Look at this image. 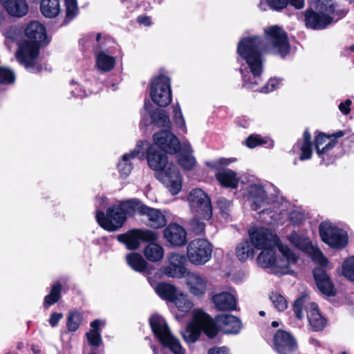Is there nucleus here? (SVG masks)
<instances>
[{
  "label": "nucleus",
  "mask_w": 354,
  "mask_h": 354,
  "mask_svg": "<svg viewBox=\"0 0 354 354\" xmlns=\"http://www.w3.org/2000/svg\"><path fill=\"white\" fill-rule=\"evenodd\" d=\"M136 213L146 216L147 225L151 228L160 229L167 225L166 216L160 209L149 207L136 198L120 201L109 206L106 213L97 209L95 219L102 229L113 232L120 230L127 219L134 217Z\"/></svg>",
  "instance_id": "nucleus-1"
},
{
  "label": "nucleus",
  "mask_w": 354,
  "mask_h": 354,
  "mask_svg": "<svg viewBox=\"0 0 354 354\" xmlns=\"http://www.w3.org/2000/svg\"><path fill=\"white\" fill-rule=\"evenodd\" d=\"M51 41L45 26L38 21L28 23L24 29V38L16 52L18 62L31 73H39L42 64L37 61L41 48L48 46Z\"/></svg>",
  "instance_id": "nucleus-2"
},
{
  "label": "nucleus",
  "mask_w": 354,
  "mask_h": 354,
  "mask_svg": "<svg viewBox=\"0 0 354 354\" xmlns=\"http://www.w3.org/2000/svg\"><path fill=\"white\" fill-rule=\"evenodd\" d=\"M146 159L149 167L156 171V178L173 194H178L182 188V178L175 164L168 162L167 154L153 145L147 151Z\"/></svg>",
  "instance_id": "nucleus-3"
},
{
  "label": "nucleus",
  "mask_w": 354,
  "mask_h": 354,
  "mask_svg": "<svg viewBox=\"0 0 354 354\" xmlns=\"http://www.w3.org/2000/svg\"><path fill=\"white\" fill-rule=\"evenodd\" d=\"M347 12L336 1H310L308 8L301 14L307 28L322 30L344 17Z\"/></svg>",
  "instance_id": "nucleus-4"
},
{
  "label": "nucleus",
  "mask_w": 354,
  "mask_h": 354,
  "mask_svg": "<svg viewBox=\"0 0 354 354\" xmlns=\"http://www.w3.org/2000/svg\"><path fill=\"white\" fill-rule=\"evenodd\" d=\"M263 39L259 35L242 37L237 44L236 53L248 66L253 69L259 64H263V55L261 50Z\"/></svg>",
  "instance_id": "nucleus-5"
},
{
  "label": "nucleus",
  "mask_w": 354,
  "mask_h": 354,
  "mask_svg": "<svg viewBox=\"0 0 354 354\" xmlns=\"http://www.w3.org/2000/svg\"><path fill=\"white\" fill-rule=\"evenodd\" d=\"M151 329L158 341L164 348L176 351L180 348V341L171 332L165 319L158 314L151 315L149 319Z\"/></svg>",
  "instance_id": "nucleus-6"
},
{
  "label": "nucleus",
  "mask_w": 354,
  "mask_h": 354,
  "mask_svg": "<svg viewBox=\"0 0 354 354\" xmlns=\"http://www.w3.org/2000/svg\"><path fill=\"white\" fill-rule=\"evenodd\" d=\"M149 95L153 102L157 106L167 107L172 100L171 79L163 74L153 77L150 82Z\"/></svg>",
  "instance_id": "nucleus-7"
},
{
  "label": "nucleus",
  "mask_w": 354,
  "mask_h": 354,
  "mask_svg": "<svg viewBox=\"0 0 354 354\" xmlns=\"http://www.w3.org/2000/svg\"><path fill=\"white\" fill-rule=\"evenodd\" d=\"M321 240L330 248L342 250L348 244V236L346 231L328 221H323L319 225Z\"/></svg>",
  "instance_id": "nucleus-8"
},
{
  "label": "nucleus",
  "mask_w": 354,
  "mask_h": 354,
  "mask_svg": "<svg viewBox=\"0 0 354 354\" xmlns=\"http://www.w3.org/2000/svg\"><path fill=\"white\" fill-rule=\"evenodd\" d=\"M213 246L207 239L197 238L189 241L187 246V257L194 265H204L212 258Z\"/></svg>",
  "instance_id": "nucleus-9"
},
{
  "label": "nucleus",
  "mask_w": 354,
  "mask_h": 354,
  "mask_svg": "<svg viewBox=\"0 0 354 354\" xmlns=\"http://www.w3.org/2000/svg\"><path fill=\"white\" fill-rule=\"evenodd\" d=\"M188 200L192 212L202 220L209 221L212 217V205L209 196L201 188L192 189Z\"/></svg>",
  "instance_id": "nucleus-10"
},
{
  "label": "nucleus",
  "mask_w": 354,
  "mask_h": 354,
  "mask_svg": "<svg viewBox=\"0 0 354 354\" xmlns=\"http://www.w3.org/2000/svg\"><path fill=\"white\" fill-rule=\"evenodd\" d=\"M265 37L271 45L274 53L282 58L286 57L290 52V44L288 33L281 26L274 25L264 30Z\"/></svg>",
  "instance_id": "nucleus-11"
},
{
  "label": "nucleus",
  "mask_w": 354,
  "mask_h": 354,
  "mask_svg": "<svg viewBox=\"0 0 354 354\" xmlns=\"http://www.w3.org/2000/svg\"><path fill=\"white\" fill-rule=\"evenodd\" d=\"M117 240L124 244L129 250H136L140 246L141 242L157 241L158 234L147 229L134 228L125 233L118 234Z\"/></svg>",
  "instance_id": "nucleus-12"
},
{
  "label": "nucleus",
  "mask_w": 354,
  "mask_h": 354,
  "mask_svg": "<svg viewBox=\"0 0 354 354\" xmlns=\"http://www.w3.org/2000/svg\"><path fill=\"white\" fill-rule=\"evenodd\" d=\"M153 145L169 155H176L182 149L183 145L170 129L160 130L153 135Z\"/></svg>",
  "instance_id": "nucleus-13"
},
{
  "label": "nucleus",
  "mask_w": 354,
  "mask_h": 354,
  "mask_svg": "<svg viewBox=\"0 0 354 354\" xmlns=\"http://www.w3.org/2000/svg\"><path fill=\"white\" fill-rule=\"evenodd\" d=\"M272 342V350L277 354H295L299 347L293 334L281 328L274 333Z\"/></svg>",
  "instance_id": "nucleus-14"
},
{
  "label": "nucleus",
  "mask_w": 354,
  "mask_h": 354,
  "mask_svg": "<svg viewBox=\"0 0 354 354\" xmlns=\"http://www.w3.org/2000/svg\"><path fill=\"white\" fill-rule=\"evenodd\" d=\"M151 107L152 104L149 100H145L144 108L148 111L151 120L142 118L140 122V128L146 130L149 125L153 124L158 127L171 129V123L167 112L160 109H151Z\"/></svg>",
  "instance_id": "nucleus-15"
},
{
  "label": "nucleus",
  "mask_w": 354,
  "mask_h": 354,
  "mask_svg": "<svg viewBox=\"0 0 354 354\" xmlns=\"http://www.w3.org/2000/svg\"><path fill=\"white\" fill-rule=\"evenodd\" d=\"M249 236L253 248L264 249L270 247L275 248L279 238L271 231L264 227L254 228L249 231Z\"/></svg>",
  "instance_id": "nucleus-16"
},
{
  "label": "nucleus",
  "mask_w": 354,
  "mask_h": 354,
  "mask_svg": "<svg viewBox=\"0 0 354 354\" xmlns=\"http://www.w3.org/2000/svg\"><path fill=\"white\" fill-rule=\"evenodd\" d=\"M262 251L257 257L258 263L264 268H272V272L276 274H286L289 273V263L286 265L279 266L277 263L275 248L270 247L261 249Z\"/></svg>",
  "instance_id": "nucleus-17"
},
{
  "label": "nucleus",
  "mask_w": 354,
  "mask_h": 354,
  "mask_svg": "<svg viewBox=\"0 0 354 354\" xmlns=\"http://www.w3.org/2000/svg\"><path fill=\"white\" fill-rule=\"evenodd\" d=\"M193 320L201 326L202 331L209 338H214L221 331L220 325L216 321V315L213 319L202 310H196L193 315Z\"/></svg>",
  "instance_id": "nucleus-18"
},
{
  "label": "nucleus",
  "mask_w": 354,
  "mask_h": 354,
  "mask_svg": "<svg viewBox=\"0 0 354 354\" xmlns=\"http://www.w3.org/2000/svg\"><path fill=\"white\" fill-rule=\"evenodd\" d=\"M187 235L186 230L175 222L166 225L163 230V238L174 247L185 246L187 243Z\"/></svg>",
  "instance_id": "nucleus-19"
},
{
  "label": "nucleus",
  "mask_w": 354,
  "mask_h": 354,
  "mask_svg": "<svg viewBox=\"0 0 354 354\" xmlns=\"http://www.w3.org/2000/svg\"><path fill=\"white\" fill-rule=\"evenodd\" d=\"M247 68H239V72L242 77V86L246 89L252 91L259 92L260 90L259 84L262 82V73L263 70V64H259L253 69L251 66H248Z\"/></svg>",
  "instance_id": "nucleus-20"
},
{
  "label": "nucleus",
  "mask_w": 354,
  "mask_h": 354,
  "mask_svg": "<svg viewBox=\"0 0 354 354\" xmlns=\"http://www.w3.org/2000/svg\"><path fill=\"white\" fill-rule=\"evenodd\" d=\"M313 276L318 290L324 295L333 297L336 290L326 268L324 266H317L313 270Z\"/></svg>",
  "instance_id": "nucleus-21"
},
{
  "label": "nucleus",
  "mask_w": 354,
  "mask_h": 354,
  "mask_svg": "<svg viewBox=\"0 0 354 354\" xmlns=\"http://www.w3.org/2000/svg\"><path fill=\"white\" fill-rule=\"evenodd\" d=\"M216 321L220 325L221 331L225 334H238L242 327L240 319L230 314L216 315Z\"/></svg>",
  "instance_id": "nucleus-22"
},
{
  "label": "nucleus",
  "mask_w": 354,
  "mask_h": 354,
  "mask_svg": "<svg viewBox=\"0 0 354 354\" xmlns=\"http://www.w3.org/2000/svg\"><path fill=\"white\" fill-rule=\"evenodd\" d=\"M313 147L311 134L308 129H306L303 133L302 139L298 140L293 148L300 151L299 160L304 161L312 158Z\"/></svg>",
  "instance_id": "nucleus-23"
},
{
  "label": "nucleus",
  "mask_w": 354,
  "mask_h": 354,
  "mask_svg": "<svg viewBox=\"0 0 354 354\" xmlns=\"http://www.w3.org/2000/svg\"><path fill=\"white\" fill-rule=\"evenodd\" d=\"M216 308L221 311H232L236 308V299L228 292L217 293L212 297Z\"/></svg>",
  "instance_id": "nucleus-24"
},
{
  "label": "nucleus",
  "mask_w": 354,
  "mask_h": 354,
  "mask_svg": "<svg viewBox=\"0 0 354 354\" xmlns=\"http://www.w3.org/2000/svg\"><path fill=\"white\" fill-rule=\"evenodd\" d=\"M310 329L313 332L324 330L328 324V320L319 310L317 304H313L311 308L307 315Z\"/></svg>",
  "instance_id": "nucleus-25"
},
{
  "label": "nucleus",
  "mask_w": 354,
  "mask_h": 354,
  "mask_svg": "<svg viewBox=\"0 0 354 354\" xmlns=\"http://www.w3.org/2000/svg\"><path fill=\"white\" fill-rule=\"evenodd\" d=\"M143 143L144 141L139 140L136 145L137 149H135L129 153H124L122 156L121 160H120L117 165L120 176L126 178L131 174L133 169V164L130 162V160L135 158L139 154L140 148L142 147Z\"/></svg>",
  "instance_id": "nucleus-26"
},
{
  "label": "nucleus",
  "mask_w": 354,
  "mask_h": 354,
  "mask_svg": "<svg viewBox=\"0 0 354 354\" xmlns=\"http://www.w3.org/2000/svg\"><path fill=\"white\" fill-rule=\"evenodd\" d=\"M192 153L193 150L189 143L184 142L182 149L176 154L178 163L185 171H191L196 166V160Z\"/></svg>",
  "instance_id": "nucleus-27"
},
{
  "label": "nucleus",
  "mask_w": 354,
  "mask_h": 354,
  "mask_svg": "<svg viewBox=\"0 0 354 354\" xmlns=\"http://www.w3.org/2000/svg\"><path fill=\"white\" fill-rule=\"evenodd\" d=\"M126 261L129 267L139 273L151 274L152 266L138 252H131L126 256Z\"/></svg>",
  "instance_id": "nucleus-28"
},
{
  "label": "nucleus",
  "mask_w": 354,
  "mask_h": 354,
  "mask_svg": "<svg viewBox=\"0 0 354 354\" xmlns=\"http://www.w3.org/2000/svg\"><path fill=\"white\" fill-rule=\"evenodd\" d=\"M215 178L223 187L232 189L238 187L239 178L236 173L230 169L216 172Z\"/></svg>",
  "instance_id": "nucleus-29"
},
{
  "label": "nucleus",
  "mask_w": 354,
  "mask_h": 354,
  "mask_svg": "<svg viewBox=\"0 0 354 354\" xmlns=\"http://www.w3.org/2000/svg\"><path fill=\"white\" fill-rule=\"evenodd\" d=\"M154 290L160 298L168 302L174 301L178 294V289L174 285L165 281L158 282Z\"/></svg>",
  "instance_id": "nucleus-30"
},
{
  "label": "nucleus",
  "mask_w": 354,
  "mask_h": 354,
  "mask_svg": "<svg viewBox=\"0 0 354 354\" xmlns=\"http://www.w3.org/2000/svg\"><path fill=\"white\" fill-rule=\"evenodd\" d=\"M337 140H329V142L322 147V149H318L316 153L320 159V164L328 166L335 162L336 156L334 154L333 149L337 145Z\"/></svg>",
  "instance_id": "nucleus-31"
},
{
  "label": "nucleus",
  "mask_w": 354,
  "mask_h": 354,
  "mask_svg": "<svg viewBox=\"0 0 354 354\" xmlns=\"http://www.w3.org/2000/svg\"><path fill=\"white\" fill-rule=\"evenodd\" d=\"M189 291L195 296H203L207 290V281L199 274H191L187 279Z\"/></svg>",
  "instance_id": "nucleus-32"
},
{
  "label": "nucleus",
  "mask_w": 354,
  "mask_h": 354,
  "mask_svg": "<svg viewBox=\"0 0 354 354\" xmlns=\"http://www.w3.org/2000/svg\"><path fill=\"white\" fill-rule=\"evenodd\" d=\"M249 196L253 200L252 209L258 210L262 205L265 204L268 200V194L263 187L258 185H252L248 189Z\"/></svg>",
  "instance_id": "nucleus-33"
},
{
  "label": "nucleus",
  "mask_w": 354,
  "mask_h": 354,
  "mask_svg": "<svg viewBox=\"0 0 354 354\" xmlns=\"http://www.w3.org/2000/svg\"><path fill=\"white\" fill-rule=\"evenodd\" d=\"M8 14L12 17H22L28 12L27 1H1Z\"/></svg>",
  "instance_id": "nucleus-34"
},
{
  "label": "nucleus",
  "mask_w": 354,
  "mask_h": 354,
  "mask_svg": "<svg viewBox=\"0 0 354 354\" xmlns=\"http://www.w3.org/2000/svg\"><path fill=\"white\" fill-rule=\"evenodd\" d=\"M346 131L342 130H339L333 133H326L319 131H316L315 132V138L313 141L315 151H317L318 149H322L321 147L326 142L327 140H337V138L343 137L346 135Z\"/></svg>",
  "instance_id": "nucleus-35"
},
{
  "label": "nucleus",
  "mask_w": 354,
  "mask_h": 354,
  "mask_svg": "<svg viewBox=\"0 0 354 354\" xmlns=\"http://www.w3.org/2000/svg\"><path fill=\"white\" fill-rule=\"evenodd\" d=\"M145 243H148L143 251L145 258L151 262L160 261L164 255L162 247L156 241H145Z\"/></svg>",
  "instance_id": "nucleus-36"
},
{
  "label": "nucleus",
  "mask_w": 354,
  "mask_h": 354,
  "mask_svg": "<svg viewBox=\"0 0 354 354\" xmlns=\"http://www.w3.org/2000/svg\"><path fill=\"white\" fill-rule=\"evenodd\" d=\"M244 145L250 148L254 149L259 146L265 145L266 148L271 149L274 147V141L268 138H263L259 134L253 133L248 136L244 140Z\"/></svg>",
  "instance_id": "nucleus-37"
},
{
  "label": "nucleus",
  "mask_w": 354,
  "mask_h": 354,
  "mask_svg": "<svg viewBox=\"0 0 354 354\" xmlns=\"http://www.w3.org/2000/svg\"><path fill=\"white\" fill-rule=\"evenodd\" d=\"M62 285L59 281L51 286L49 294L46 295L44 299L43 307L44 309H48L59 301L62 297Z\"/></svg>",
  "instance_id": "nucleus-38"
},
{
  "label": "nucleus",
  "mask_w": 354,
  "mask_h": 354,
  "mask_svg": "<svg viewBox=\"0 0 354 354\" xmlns=\"http://www.w3.org/2000/svg\"><path fill=\"white\" fill-rule=\"evenodd\" d=\"M83 313L77 309H73L68 313L66 328L68 332L77 331L82 324Z\"/></svg>",
  "instance_id": "nucleus-39"
},
{
  "label": "nucleus",
  "mask_w": 354,
  "mask_h": 354,
  "mask_svg": "<svg viewBox=\"0 0 354 354\" xmlns=\"http://www.w3.org/2000/svg\"><path fill=\"white\" fill-rule=\"evenodd\" d=\"M236 255L241 262H245L249 258L254 256V248L249 240H244L236 248Z\"/></svg>",
  "instance_id": "nucleus-40"
},
{
  "label": "nucleus",
  "mask_w": 354,
  "mask_h": 354,
  "mask_svg": "<svg viewBox=\"0 0 354 354\" xmlns=\"http://www.w3.org/2000/svg\"><path fill=\"white\" fill-rule=\"evenodd\" d=\"M115 65V58L100 51L96 57V66L103 72L111 71Z\"/></svg>",
  "instance_id": "nucleus-41"
},
{
  "label": "nucleus",
  "mask_w": 354,
  "mask_h": 354,
  "mask_svg": "<svg viewBox=\"0 0 354 354\" xmlns=\"http://www.w3.org/2000/svg\"><path fill=\"white\" fill-rule=\"evenodd\" d=\"M41 13L46 18H54L60 12L59 1H39Z\"/></svg>",
  "instance_id": "nucleus-42"
},
{
  "label": "nucleus",
  "mask_w": 354,
  "mask_h": 354,
  "mask_svg": "<svg viewBox=\"0 0 354 354\" xmlns=\"http://www.w3.org/2000/svg\"><path fill=\"white\" fill-rule=\"evenodd\" d=\"M202 218L195 215L189 219L187 224V229L190 234L195 236H204L205 234V223L201 221Z\"/></svg>",
  "instance_id": "nucleus-43"
},
{
  "label": "nucleus",
  "mask_w": 354,
  "mask_h": 354,
  "mask_svg": "<svg viewBox=\"0 0 354 354\" xmlns=\"http://www.w3.org/2000/svg\"><path fill=\"white\" fill-rule=\"evenodd\" d=\"M171 303H174L179 311L185 313L190 312L194 306L193 303L186 295L179 292L176 295V299Z\"/></svg>",
  "instance_id": "nucleus-44"
},
{
  "label": "nucleus",
  "mask_w": 354,
  "mask_h": 354,
  "mask_svg": "<svg viewBox=\"0 0 354 354\" xmlns=\"http://www.w3.org/2000/svg\"><path fill=\"white\" fill-rule=\"evenodd\" d=\"M232 206V201L223 196L218 197L215 202L216 208L218 209L219 213L224 218L230 216Z\"/></svg>",
  "instance_id": "nucleus-45"
},
{
  "label": "nucleus",
  "mask_w": 354,
  "mask_h": 354,
  "mask_svg": "<svg viewBox=\"0 0 354 354\" xmlns=\"http://www.w3.org/2000/svg\"><path fill=\"white\" fill-rule=\"evenodd\" d=\"M66 17L62 22V26L67 25L74 19L79 12L77 1H65Z\"/></svg>",
  "instance_id": "nucleus-46"
},
{
  "label": "nucleus",
  "mask_w": 354,
  "mask_h": 354,
  "mask_svg": "<svg viewBox=\"0 0 354 354\" xmlns=\"http://www.w3.org/2000/svg\"><path fill=\"white\" fill-rule=\"evenodd\" d=\"M342 275L351 281H354V256L346 259L342 265Z\"/></svg>",
  "instance_id": "nucleus-47"
},
{
  "label": "nucleus",
  "mask_w": 354,
  "mask_h": 354,
  "mask_svg": "<svg viewBox=\"0 0 354 354\" xmlns=\"http://www.w3.org/2000/svg\"><path fill=\"white\" fill-rule=\"evenodd\" d=\"M16 76L12 70L9 68L0 66V84H11L15 82Z\"/></svg>",
  "instance_id": "nucleus-48"
},
{
  "label": "nucleus",
  "mask_w": 354,
  "mask_h": 354,
  "mask_svg": "<svg viewBox=\"0 0 354 354\" xmlns=\"http://www.w3.org/2000/svg\"><path fill=\"white\" fill-rule=\"evenodd\" d=\"M201 330V326L193 320V323L189 324L187 327V341L192 343L196 342L200 337Z\"/></svg>",
  "instance_id": "nucleus-49"
},
{
  "label": "nucleus",
  "mask_w": 354,
  "mask_h": 354,
  "mask_svg": "<svg viewBox=\"0 0 354 354\" xmlns=\"http://www.w3.org/2000/svg\"><path fill=\"white\" fill-rule=\"evenodd\" d=\"M288 6V1H260L259 7L266 10V7L270 10L281 12Z\"/></svg>",
  "instance_id": "nucleus-50"
},
{
  "label": "nucleus",
  "mask_w": 354,
  "mask_h": 354,
  "mask_svg": "<svg viewBox=\"0 0 354 354\" xmlns=\"http://www.w3.org/2000/svg\"><path fill=\"white\" fill-rule=\"evenodd\" d=\"M270 299L272 301L274 307L279 311H283L288 307V301L286 298L279 293L272 292L270 295Z\"/></svg>",
  "instance_id": "nucleus-51"
},
{
  "label": "nucleus",
  "mask_w": 354,
  "mask_h": 354,
  "mask_svg": "<svg viewBox=\"0 0 354 354\" xmlns=\"http://www.w3.org/2000/svg\"><path fill=\"white\" fill-rule=\"evenodd\" d=\"M280 251L281 252L283 257L281 258L277 259V261L279 262L283 261L286 263V262H288L289 264L290 263H295L297 258L295 255L294 252L288 248L287 246L283 247L282 245L279 248ZM290 268H289V271Z\"/></svg>",
  "instance_id": "nucleus-52"
},
{
  "label": "nucleus",
  "mask_w": 354,
  "mask_h": 354,
  "mask_svg": "<svg viewBox=\"0 0 354 354\" xmlns=\"http://www.w3.org/2000/svg\"><path fill=\"white\" fill-rule=\"evenodd\" d=\"M282 81V79L277 77H270L266 84L260 88L259 93H268L276 90L279 84Z\"/></svg>",
  "instance_id": "nucleus-53"
},
{
  "label": "nucleus",
  "mask_w": 354,
  "mask_h": 354,
  "mask_svg": "<svg viewBox=\"0 0 354 354\" xmlns=\"http://www.w3.org/2000/svg\"><path fill=\"white\" fill-rule=\"evenodd\" d=\"M174 121L176 127L180 129L185 128V121L183 118L180 106L178 104L174 107Z\"/></svg>",
  "instance_id": "nucleus-54"
},
{
  "label": "nucleus",
  "mask_w": 354,
  "mask_h": 354,
  "mask_svg": "<svg viewBox=\"0 0 354 354\" xmlns=\"http://www.w3.org/2000/svg\"><path fill=\"white\" fill-rule=\"evenodd\" d=\"M304 304L305 297L303 295L298 297L294 301L292 310L295 317L299 319H301L303 317V308L304 306Z\"/></svg>",
  "instance_id": "nucleus-55"
},
{
  "label": "nucleus",
  "mask_w": 354,
  "mask_h": 354,
  "mask_svg": "<svg viewBox=\"0 0 354 354\" xmlns=\"http://www.w3.org/2000/svg\"><path fill=\"white\" fill-rule=\"evenodd\" d=\"M88 343L90 346L98 347L102 344V337L100 332L88 331L86 333Z\"/></svg>",
  "instance_id": "nucleus-56"
},
{
  "label": "nucleus",
  "mask_w": 354,
  "mask_h": 354,
  "mask_svg": "<svg viewBox=\"0 0 354 354\" xmlns=\"http://www.w3.org/2000/svg\"><path fill=\"white\" fill-rule=\"evenodd\" d=\"M207 354H232L226 346H214L207 350Z\"/></svg>",
  "instance_id": "nucleus-57"
},
{
  "label": "nucleus",
  "mask_w": 354,
  "mask_h": 354,
  "mask_svg": "<svg viewBox=\"0 0 354 354\" xmlns=\"http://www.w3.org/2000/svg\"><path fill=\"white\" fill-rule=\"evenodd\" d=\"M169 270L167 271V274L171 277L176 276V270L178 269L180 274H183L185 272V268L183 266L171 263Z\"/></svg>",
  "instance_id": "nucleus-58"
},
{
  "label": "nucleus",
  "mask_w": 354,
  "mask_h": 354,
  "mask_svg": "<svg viewBox=\"0 0 354 354\" xmlns=\"http://www.w3.org/2000/svg\"><path fill=\"white\" fill-rule=\"evenodd\" d=\"M62 317L63 314L61 313H52L48 320L50 325L52 327H56Z\"/></svg>",
  "instance_id": "nucleus-59"
},
{
  "label": "nucleus",
  "mask_w": 354,
  "mask_h": 354,
  "mask_svg": "<svg viewBox=\"0 0 354 354\" xmlns=\"http://www.w3.org/2000/svg\"><path fill=\"white\" fill-rule=\"evenodd\" d=\"M352 104V102L350 99L346 100L344 102H341L338 108L339 111L344 114V115H348L351 113V105Z\"/></svg>",
  "instance_id": "nucleus-60"
},
{
  "label": "nucleus",
  "mask_w": 354,
  "mask_h": 354,
  "mask_svg": "<svg viewBox=\"0 0 354 354\" xmlns=\"http://www.w3.org/2000/svg\"><path fill=\"white\" fill-rule=\"evenodd\" d=\"M137 22L140 25H143L145 26L149 27L151 26L152 24V21L151 20V18L149 16L147 15H139L137 17Z\"/></svg>",
  "instance_id": "nucleus-61"
},
{
  "label": "nucleus",
  "mask_w": 354,
  "mask_h": 354,
  "mask_svg": "<svg viewBox=\"0 0 354 354\" xmlns=\"http://www.w3.org/2000/svg\"><path fill=\"white\" fill-rule=\"evenodd\" d=\"M231 163V160L227 158H221L214 163V165L212 166L213 169H217L218 166H225Z\"/></svg>",
  "instance_id": "nucleus-62"
},
{
  "label": "nucleus",
  "mask_w": 354,
  "mask_h": 354,
  "mask_svg": "<svg viewBox=\"0 0 354 354\" xmlns=\"http://www.w3.org/2000/svg\"><path fill=\"white\" fill-rule=\"evenodd\" d=\"M102 324V322L97 319L91 322L90 326L91 329L89 331L100 332V326Z\"/></svg>",
  "instance_id": "nucleus-63"
},
{
  "label": "nucleus",
  "mask_w": 354,
  "mask_h": 354,
  "mask_svg": "<svg viewBox=\"0 0 354 354\" xmlns=\"http://www.w3.org/2000/svg\"><path fill=\"white\" fill-rule=\"evenodd\" d=\"M305 1H288V5L293 6L295 9L299 10L304 7Z\"/></svg>",
  "instance_id": "nucleus-64"
}]
</instances>
